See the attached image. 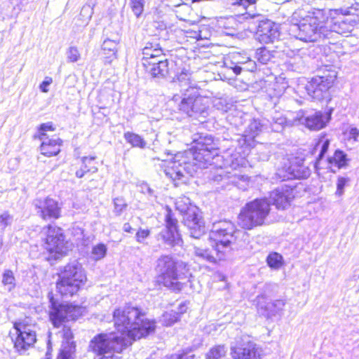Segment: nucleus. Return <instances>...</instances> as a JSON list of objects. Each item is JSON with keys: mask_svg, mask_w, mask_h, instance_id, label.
I'll list each match as a JSON object with an SVG mask.
<instances>
[{"mask_svg": "<svg viewBox=\"0 0 359 359\" xmlns=\"http://www.w3.org/2000/svg\"><path fill=\"white\" fill-rule=\"evenodd\" d=\"M37 214L43 219H57L60 216V209L57 203L49 198L37 199L34 201Z\"/></svg>", "mask_w": 359, "mask_h": 359, "instance_id": "6ab92c4d", "label": "nucleus"}, {"mask_svg": "<svg viewBox=\"0 0 359 359\" xmlns=\"http://www.w3.org/2000/svg\"><path fill=\"white\" fill-rule=\"evenodd\" d=\"M12 222L13 217L8 212H5L0 215V230L4 231Z\"/></svg>", "mask_w": 359, "mask_h": 359, "instance_id": "09e8293b", "label": "nucleus"}, {"mask_svg": "<svg viewBox=\"0 0 359 359\" xmlns=\"http://www.w3.org/2000/svg\"><path fill=\"white\" fill-rule=\"evenodd\" d=\"M95 156H83L81 158L80 168L75 172L78 178H82L86 173H95L97 172V162Z\"/></svg>", "mask_w": 359, "mask_h": 359, "instance_id": "b1692460", "label": "nucleus"}, {"mask_svg": "<svg viewBox=\"0 0 359 359\" xmlns=\"http://www.w3.org/2000/svg\"><path fill=\"white\" fill-rule=\"evenodd\" d=\"M142 61L149 62V60L163 58V50L158 43H147L142 49Z\"/></svg>", "mask_w": 359, "mask_h": 359, "instance_id": "a878e982", "label": "nucleus"}, {"mask_svg": "<svg viewBox=\"0 0 359 359\" xmlns=\"http://www.w3.org/2000/svg\"><path fill=\"white\" fill-rule=\"evenodd\" d=\"M226 349L224 346H215L206 354V359H222L226 355Z\"/></svg>", "mask_w": 359, "mask_h": 359, "instance_id": "4c0bfd02", "label": "nucleus"}, {"mask_svg": "<svg viewBox=\"0 0 359 359\" xmlns=\"http://www.w3.org/2000/svg\"><path fill=\"white\" fill-rule=\"evenodd\" d=\"M157 282L173 291H181L189 283L192 287V276L186 263L176 262L168 255L160 257L157 260Z\"/></svg>", "mask_w": 359, "mask_h": 359, "instance_id": "423d86ee", "label": "nucleus"}, {"mask_svg": "<svg viewBox=\"0 0 359 359\" xmlns=\"http://www.w3.org/2000/svg\"><path fill=\"white\" fill-rule=\"evenodd\" d=\"M329 145V140L325 139V137L320 138L315 145V147L313 149L314 152H319L318 157L315 164V167L317 170L321 168V161L323 159L324 154L327 152Z\"/></svg>", "mask_w": 359, "mask_h": 359, "instance_id": "2f4dec72", "label": "nucleus"}, {"mask_svg": "<svg viewBox=\"0 0 359 359\" xmlns=\"http://www.w3.org/2000/svg\"><path fill=\"white\" fill-rule=\"evenodd\" d=\"M194 140L196 144L194 148L176 154L171 161H162L165 175L174 182H185L187 176H192L198 169L207 168L218 157L219 143L211 135H200Z\"/></svg>", "mask_w": 359, "mask_h": 359, "instance_id": "f03ea898", "label": "nucleus"}, {"mask_svg": "<svg viewBox=\"0 0 359 359\" xmlns=\"http://www.w3.org/2000/svg\"><path fill=\"white\" fill-rule=\"evenodd\" d=\"M175 207L184 215V223L189 228L191 236L200 238L205 233L204 222L196 213V208L191 205L189 198L185 196L177 198Z\"/></svg>", "mask_w": 359, "mask_h": 359, "instance_id": "9b49d317", "label": "nucleus"}, {"mask_svg": "<svg viewBox=\"0 0 359 359\" xmlns=\"http://www.w3.org/2000/svg\"><path fill=\"white\" fill-rule=\"evenodd\" d=\"M91 10L89 6H83L81 9V14H88V18L91 17Z\"/></svg>", "mask_w": 359, "mask_h": 359, "instance_id": "4d7b16f0", "label": "nucleus"}, {"mask_svg": "<svg viewBox=\"0 0 359 359\" xmlns=\"http://www.w3.org/2000/svg\"><path fill=\"white\" fill-rule=\"evenodd\" d=\"M107 247L104 244H98L93 248L92 259L98 261L104 258L107 253Z\"/></svg>", "mask_w": 359, "mask_h": 359, "instance_id": "a19ab883", "label": "nucleus"}, {"mask_svg": "<svg viewBox=\"0 0 359 359\" xmlns=\"http://www.w3.org/2000/svg\"><path fill=\"white\" fill-rule=\"evenodd\" d=\"M194 355L191 351H182L166 356L164 359H194Z\"/></svg>", "mask_w": 359, "mask_h": 359, "instance_id": "49530a36", "label": "nucleus"}, {"mask_svg": "<svg viewBox=\"0 0 359 359\" xmlns=\"http://www.w3.org/2000/svg\"><path fill=\"white\" fill-rule=\"evenodd\" d=\"M270 210V204L266 199H255L242 208L238 215V224L247 230L262 226L265 224Z\"/></svg>", "mask_w": 359, "mask_h": 359, "instance_id": "1a4fd4ad", "label": "nucleus"}, {"mask_svg": "<svg viewBox=\"0 0 359 359\" xmlns=\"http://www.w3.org/2000/svg\"><path fill=\"white\" fill-rule=\"evenodd\" d=\"M66 54L68 62H76L81 57V54L76 46H70L67 49Z\"/></svg>", "mask_w": 359, "mask_h": 359, "instance_id": "a18cd8bd", "label": "nucleus"}, {"mask_svg": "<svg viewBox=\"0 0 359 359\" xmlns=\"http://www.w3.org/2000/svg\"><path fill=\"white\" fill-rule=\"evenodd\" d=\"M123 229L124 231L130 233L132 231V227L129 223H125Z\"/></svg>", "mask_w": 359, "mask_h": 359, "instance_id": "13d9d810", "label": "nucleus"}, {"mask_svg": "<svg viewBox=\"0 0 359 359\" xmlns=\"http://www.w3.org/2000/svg\"><path fill=\"white\" fill-rule=\"evenodd\" d=\"M300 169L295 170L294 168L290 167L285 174H282L281 170H279L278 175L282 180H290L292 178H305L309 175V172L307 169H304L300 171Z\"/></svg>", "mask_w": 359, "mask_h": 359, "instance_id": "f704fd0d", "label": "nucleus"}, {"mask_svg": "<svg viewBox=\"0 0 359 359\" xmlns=\"http://www.w3.org/2000/svg\"><path fill=\"white\" fill-rule=\"evenodd\" d=\"M40 140L41 144L40 146L41 153L46 156H53L57 155L60 151L62 140L60 138H43Z\"/></svg>", "mask_w": 359, "mask_h": 359, "instance_id": "5701e85b", "label": "nucleus"}, {"mask_svg": "<svg viewBox=\"0 0 359 359\" xmlns=\"http://www.w3.org/2000/svg\"><path fill=\"white\" fill-rule=\"evenodd\" d=\"M332 13L326 21V26L327 28V36L332 32H336L339 34H347L353 30L354 24L353 22L348 20L344 16H336L337 15V11L328 10Z\"/></svg>", "mask_w": 359, "mask_h": 359, "instance_id": "a211bd4d", "label": "nucleus"}, {"mask_svg": "<svg viewBox=\"0 0 359 359\" xmlns=\"http://www.w3.org/2000/svg\"><path fill=\"white\" fill-rule=\"evenodd\" d=\"M266 262L270 268L278 270L283 264V257L277 252L270 253L267 257Z\"/></svg>", "mask_w": 359, "mask_h": 359, "instance_id": "c9c22d12", "label": "nucleus"}, {"mask_svg": "<svg viewBox=\"0 0 359 359\" xmlns=\"http://www.w3.org/2000/svg\"><path fill=\"white\" fill-rule=\"evenodd\" d=\"M42 233L46 235L45 248L55 259L67 255L70 249V245L65 241L61 228L48 225L43 229Z\"/></svg>", "mask_w": 359, "mask_h": 359, "instance_id": "f8f14e48", "label": "nucleus"}, {"mask_svg": "<svg viewBox=\"0 0 359 359\" xmlns=\"http://www.w3.org/2000/svg\"><path fill=\"white\" fill-rule=\"evenodd\" d=\"M148 72L154 77L165 76L168 73V62L167 60H158V62H153L152 67Z\"/></svg>", "mask_w": 359, "mask_h": 359, "instance_id": "7c9ffc66", "label": "nucleus"}, {"mask_svg": "<svg viewBox=\"0 0 359 359\" xmlns=\"http://www.w3.org/2000/svg\"><path fill=\"white\" fill-rule=\"evenodd\" d=\"M235 225L230 221L223 220L215 222L209 233L212 250L194 247V255L199 261L216 263L223 260L232 250L236 236Z\"/></svg>", "mask_w": 359, "mask_h": 359, "instance_id": "20e7f679", "label": "nucleus"}, {"mask_svg": "<svg viewBox=\"0 0 359 359\" xmlns=\"http://www.w3.org/2000/svg\"><path fill=\"white\" fill-rule=\"evenodd\" d=\"M186 311V306L181 304L178 308V311H171L165 313L162 316V323L165 326H171L176 323L180 318V314Z\"/></svg>", "mask_w": 359, "mask_h": 359, "instance_id": "c85d7f7f", "label": "nucleus"}, {"mask_svg": "<svg viewBox=\"0 0 359 359\" xmlns=\"http://www.w3.org/2000/svg\"><path fill=\"white\" fill-rule=\"evenodd\" d=\"M2 283L7 287L8 290L11 291L15 287V278L13 272L10 269L4 271L2 275Z\"/></svg>", "mask_w": 359, "mask_h": 359, "instance_id": "e433bc0d", "label": "nucleus"}, {"mask_svg": "<svg viewBox=\"0 0 359 359\" xmlns=\"http://www.w3.org/2000/svg\"><path fill=\"white\" fill-rule=\"evenodd\" d=\"M113 320L118 335L100 334L90 343V348L100 356L99 359H114L116 353H121L134 341L153 333L156 329L154 320L146 318L140 308L130 304L116 309Z\"/></svg>", "mask_w": 359, "mask_h": 359, "instance_id": "f257e3e1", "label": "nucleus"}, {"mask_svg": "<svg viewBox=\"0 0 359 359\" xmlns=\"http://www.w3.org/2000/svg\"><path fill=\"white\" fill-rule=\"evenodd\" d=\"M351 180L347 177L339 176L337 180V190L335 192L336 196H341L344 193V188L348 185Z\"/></svg>", "mask_w": 359, "mask_h": 359, "instance_id": "79ce46f5", "label": "nucleus"}, {"mask_svg": "<svg viewBox=\"0 0 359 359\" xmlns=\"http://www.w3.org/2000/svg\"><path fill=\"white\" fill-rule=\"evenodd\" d=\"M345 135L348 140H353L354 142H356L359 136V130L355 127H351L346 131Z\"/></svg>", "mask_w": 359, "mask_h": 359, "instance_id": "3c124183", "label": "nucleus"}, {"mask_svg": "<svg viewBox=\"0 0 359 359\" xmlns=\"http://www.w3.org/2000/svg\"><path fill=\"white\" fill-rule=\"evenodd\" d=\"M53 79L50 76L45 77L44 81L40 84L39 89L43 93H47L48 92V87L52 83Z\"/></svg>", "mask_w": 359, "mask_h": 359, "instance_id": "864d4df0", "label": "nucleus"}, {"mask_svg": "<svg viewBox=\"0 0 359 359\" xmlns=\"http://www.w3.org/2000/svg\"><path fill=\"white\" fill-rule=\"evenodd\" d=\"M279 36L280 25L268 19L259 20L256 38L260 43H273Z\"/></svg>", "mask_w": 359, "mask_h": 359, "instance_id": "f3484780", "label": "nucleus"}, {"mask_svg": "<svg viewBox=\"0 0 359 359\" xmlns=\"http://www.w3.org/2000/svg\"><path fill=\"white\" fill-rule=\"evenodd\" d=\"M293 191L287 186L278 187L270 194V199L278 209H285L292 200Z\"/></svg>", "mask_w": 359, "mask_h": 359, "instance_id": "412c9836", "label": "nucleus"}, {"mask_svg": "<svg viewBox=\"0 0 359 359\" xmlns=\"http://www.w3.org/2000/svg\"><path fill=\"white\" fill-rule=\"evenodd\" d=\"M87 276L82 265L78 262L67 264L59 274L56 283L57 291L63 297H72L86 285Z\"/></svg>", "mask_w": 359, "mask_h": 359, "instance_id": "6e6552de", "label": "nucleus"}, {"mask_svg": "<svg viewBox=\"0 0 359 359\" xmlns=\"http://www.w3.org/2000/svg\"><path fill=\"white\" fill-rule=\"evenodd\" d=\"M149 233L150 231L147 229H140L136 233L137 241L142 243L149 236Z\"/></svg>", "mask_w": 359, "mask_h": 359, "instance_id": "603ef678", "label": "nucleus"}, {"mask_svg": "<svg viewBox=\"0 0 359 359\" xmlns=\"http://www.w3.org/2000/svg\"><path fill=\"white\" fill-rule=\"evenodd\" d=\"M50 309L49 311L50 320L55 328H60L59 333L62 337V344L60 352L57 359H74L76 344L73 341L74 336L69 322L75 320L83 313V309L81 306L69 304H60L54 301L53 297L49 294Z\"/></svg>", "mask_w": 359, "mask_h": 359, "instance_id": "39448f33", "label": "nucleus"}, {"mask_svg": "<svg viewBox=\"0 0 359 359\" xmlns=\"http://www.w3.org/2000/svg\"><path fill=\"white\" fill-rule=\"evenodd\" d=\"M224 65L231 69L235 74H239L242 70L254 72L257 68L256 62L245 52H234L226 59Z\"/></svg>", "mask_w": 359, "mask_h": 359, "instance_id": "dca6fc26", "label": "nucleus"}, {"mask_svg": "<svg viewBox=\"0 0 359 359\" xmlns=\"http://www.w3.org/2000/svg\"><path fill=\"white\" fill-rule=\"evenodd\" d=\"M29 321V319L26 318L15 322L13 325V334L15 335L13 339L14 348L20 354L32 347L36 341L35 325L31 324Z\"/></svg>", "mask_w": 359, "mask_h": 359, "instance_id": "ddd939ff", "label": "nucleus"}, {"mask_svg": "<svg viewBox=\"0 0 359 359\" xmlns=\"http://www.w3.org/2000/svg\"><path fill=\"white\" fill-rule=\"evenodd\" d=\"M332 13L326 9L309 11L299 10L291 16L289 34L304 42H314L327 38L326 21Z\"/></svg>", "mask_w": 359, "mask_h": 359, "instance_id": "7ed1b4c3", "label": "nucleus"}, {"mask_svg": "<svg viewBox=\"0 0 359 359\" xmlns=\"http://www.w3.org/2000/svg\"><path fill=\"white\" fill-rule=\"evenodd\" d=\"M328 121V117L320 111H316L306 117H301L299 122L307 128L318 130L324 128Z\"/></svg>", "mask_w": 359, "mask_h": 359, "instance_id": "4be33fe9", "label": "nucleus"}, {"mask_svg": "<svg viewBox=\"0 0 359 359\" xmlns=\"http://www.w3.org/2000/svg\"><path fill=\"white\" fill-rule=\"evenodd\" d=\"M130 5L134 14L139 17L144 11V0H130Z\"/></svg>", "mask_w": 359, "mask_h": 359, "instance_id": "37998d69", "label": "nucleus"}, {"mask_svg": "<svg viewBox=\"0 0 359 359\" xmlns=\"http://www.w3.org/2000/svg\"><path fill=\"white\" fill-rule=\"evenodd\" d=\"M165 223V228L161 232L160 236L169 245H180L181 238L177 231V221L172 217L170 212L166 215Z\"/></svg>", "mask_w": 359, "mask_h": 359, "instance_id": "aec40b11", "label": "nucleus"}, {"mask_svg": "<svg viewBox=\"0 0 359 359\" xmlns=\"http://www.w3.org/2000/svg\"><path fill=\"white\" fill-rule=\"evenodd\" d=\"M232 359H262V348L248 338H241L231 346Z\"/></svg>", "mask_w": 359, "mask_h": 359, "instance_id": "4468645a", "label": "nucleus"}, {"mask_svg": "<svg viewBox=\"0 0 359 359\" xmlns=\"http://www.w3.org/2000/svg\"><path fill=\"white\" fill-rule=\"evenodd\" d=\"M118 43V39H106L104 40L102 45V50L104 52V54L108 55V57L109 58H116Z\"/></svg>", "mask_w": 359, "mask_h": 359, "instance_id": "473e14b6", "label": "nucleus"}, {"mask_svg": "<svg viewBox=\"0 0 359 359\" xmlns=\"http://www.w3.org/2000/svg\"><path fill=\"white\" fill-rule=\"evenodd\" d=\"M285 301L277 299L267 304V309L269 311V315L275 316L283 311L285 306Z\"/></svg>", "mask_w": 359, "mask_h": 359, "instance_id": "ea45409f", "label": "nucleus"}, {"mask_svg": "<svg viewBox=\"0 0 359 359\" xmlns=\"http://www.w3.org/2000/svg\"><path fill=\"white\" fill-rule=\"evenodd\" d=\"M271 52L266 48H258L255 53V58L261 64H267L272 58Z\"/></svg>", "mask_w": 359, "mask_h": 359, "instance_id": "58836bf2", "label": "nucleus"}, {"mask_svg": "<svg viewBox=\"0 0 359 359\" xmlns=\"http://www.w3.org/2000/svg\"><path fill=\"white\" fill-rule=\"evenodd\" d=\"M114 212L119 216L126 210L127 204L123 198H115L114 199Z\"/></svg>", "mask_w": 359, "mask_h": 359, "instance_id": "c03bdc74", "label": "nucleus"}, {"mask_svg": "<svg viewBox=\"0 0 359 359\" xmlns=\"http://www.w3.org/2000/svg\"><path fill=\"white\" fill-rule=\"evenodd\" d=\"M327 161L329 168L332 169V171L334 172L335 170L332 169L333 166L337 167V169L346 168L347 166L348 159L344 151L337 150L334 155L329 157Z\"/></svg>", "mask_w": 359, "mask_h": 359, "instance_id": "bb28decb", "label": "nucleus"}, {"mask_svg": "<svg viewBox=\"0 0 359 359\" xmlns=\"http://www.w3.org/2000/svg\"><path fill=\"white\" fill-rule=\"evenodd\" d=\"M158 60H163V58L149 60V62L143 61V65H144V66L146 67L147 72H148V69L150 68V67H152V63L158 62Z\"/></svg>", "mask_w": 359, "mask_h": 359, "instance_id": "6e6d98bb", "label": "nucleus"}, {"mask_svg": "<svg viewBox=\"0 0 359 359\" xmlns=\"http://www.w3.org/2000/svg\"><path fill=\"white\" fill-rule=\"evenodd\" d=\"M262 131V125L257 120L252 121L248 125V128L244 132V135L238 140V144L240 145L241 151H238L240 154L239 157H236V154L233 155L228 149L226 153V162L225 166H230L233 169H236L240 165H243V160L245 156L248 154L250 149L255 146V137L258 136Z\"/></svg>", "mask_w": 359, "mask_h": 359, "instance_id": "9d476101", "label": "nucleus"}, {"mask_svg": "<svg viewBox=\"0 0 359 359\" xmlns=\"http://www.w3.org/2000/svg\"><path fill=\"white\" fill-rule=\"evenodd\" d=\"M126 141L133 147L144 149L147 142L140 135L132 132H126L123 135Z\"/></svg>", "mask_w": 359, "mask_h": 359, "instance_id": "72a5a7b5", "label": "nucleus"}, {"mask_svg": "<svg viewBox=\"0 0 359 359\" xmlns=\"http://www.w3.org/2000/svg\"><path fill=\"white\" fill-rule=\"evenodd\" d=\"M217 32H221L226 35H233L236 29L237 23L233 17L219 18L213 22Z\"/></svg>", "mask_w": 359, "mask_h": 359, "instance_id": "393cba45", "label": "nucleus"}, {"mask_svg": "<svg viewBox=\"0 0 359 359\" xmlns=\"http://www.w3.org/2000/svg\"><path fill=\"white\" fill-rule=\"evenodd\" d=\"M203 35L208 36V38L209 37V34L208 33V28L206 27V30L203 32Z\"/></svg>", "mask_w": 359, "mask_h": 359, "instance_id": "bf43d9fd", "label": "nucleus"}, {"mask_svg": "<svg viewBox=\"0 0 359 359\" xmlns=\"http://www.w3.org/2000/svg\"><path fill=\"white\" fill-rule=\"evenodd\" d=\"M204 330L208 334H212V332H215L217 330V324L211 323L205 327Z\"/></svg>", "mask_w": 359, "mask_h": 359, "instance_id": "5fc2aeb1", "label": "nucleus"}, {"mask_svg": "<svg viewBox=\"0 0 359 359\" xmlns=\"http://www.w3.org/2000/svg\"><path fill=\"white\" fill-rule=\"evenodd\" d=\"M335 79L336 74L334 73L312 78L306 86L308 95L312 99L317 100L327 97L328 90L332 86Z\"/></svg>", "mask_w": 359, "mask_h": 359, "instance_id": "2eb2a0df", "label": "nucleus"}, {"mask_svg": "<svg viewBox=\"0 0 359 359\" xmlns=\"http://www.w3.org/2000/svg\"><path fill=\"white\" fill-rule=\"evenodd\" d=\"M273 123L272 128L274 131L278 132L283 128L284 125L286 123V118L283 116L273 118Z\"/></svg>", "mask_w": 359, "mask_h": 359, "instance_id": "8fccbe9b", "label": "nucleus"}, {"mask_svg": "<svg viewBox=\"0 0 359 359\" xmlns=\"http://www.w3.org/2000/svg\"><path fill=\"white\" fill-rule=\"evenodd\" d=\"M191 25V28L184 30L185 36L187 38H190L195 40L208 39V36L203 34V32L206 30V26L196 23H193Z\"/></svg>", "mask_w": 359, "mask_h": 359, "instance_id": "c756f323", "label": "nucleus"}, {"mask_svg": "<svg viewBox=\"0 0 359 359\" xmlns=\"http://www.w3.org/2000/svg\"><path fill=\"white\" fill-rule=\"evenodd\" d=\"M147 190H148V192H149V194H151V192H152L151 189L149 187H147Z\"/></svg>", "mask_w": 359, "mask_h": 359, "instance_id": "052dcab7", "label": "nucleus"}, {"mask_svg": "<svg viewBox=\"0 0 359 359\" xmlns=\"http://www.w3.org/2000/svg\"><path fill=\"white\" fill-rule=\"evenodd\" d=\"M2 246V239L1 238H0V248H1Z\"/></svg>", "mask_w": 359, "mask_h": 359, "instance_id": "680f3d73", "label": "nucleus"}, {"mask_svg": "<svg viewBox=\"0 0 359 359\" xmlns=\"http://www.w3.org/2000/svg\"><path fill=\"white\" fill-rule=\"evenodd\" d=\"M191 75V72L184 68L176 75L183 91L179 109L189 116H204L208 107V99L199 95Z\"/></svg>", "mask_w": 359, "mask_h": 359, "instance_id": "0eeeda50", "label": "nucleus"}, {"mask_svg": "<svg viewBox=\"0 0 359 359\" xmlns=\"http://www.w3.org/2000/svg\"><path fill=\"white\" fill-rule=\"evenodd\" d=\"M255 4L256 0H235L233 5L243 6L246 10L243 15L248 19L259 16V14L255 12Z\"/></svg>", "mask_w": 359, "mask_h": 359, "instance_id": "cd10ccee", "label": "nucleus"}, {"mask_svg": "<svg viewBox=\"0 0 359 359\" xmlns=\"http://www.w3.org/2000/svg\"><path fill=\"white\" fill-rule=\"evenodd\" d=\"M55 128L53 127L52 122H47L44 123L40 125V127L39 128V140H41L42 137L47 138L46 132V131H54Z\"/></svg>", "mask_w": 359, "mask_h": 359, "instance_id": "de8ad7c7", "label": "nucleus"}]
</instances>
